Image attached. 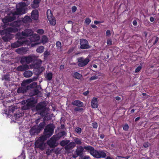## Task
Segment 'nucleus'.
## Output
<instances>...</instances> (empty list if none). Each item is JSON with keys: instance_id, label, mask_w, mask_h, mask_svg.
Masks as SVG:
<instances>
[{"instance_id": "f257e3e1", "label": "nucleus", "mask_w": 159, "mask_h": 159, "mask_svg": "<svg viewBox=\"0 0 159 159\" xmlns=\"http://www.w3.org/2000/svg\"><path fill=\"white\" fill-rule=\"evenodd\" d=\"M33 60V58L31 55L22 57L21 58L20 62L22 64H25L19 66L16 70H28L29 69L30 66L27 64L32 62Z\"/></svg>"}, {"instance_id": "f03ea898", "label": "nucleus", "mask_w": 159, "mask_h": 159, "mask_svg": "<svg viewBox=\"0 0 159 159\" xmlns=\"http://www.w3.org/2000/svg\"><path fill=\"white\" fill-rule=\"evenodd\" d=\"M84 148L85 150L90 151L91 155L97 158H105L106 156V153L102 150L98 151L94 150L93 147L90 146H85Z\"/></svg>"}, {"instance_id": "7ed1b4c3", "label": "nucleus", "mask_w": 159, "mask_h": 159, "mask_svg": "<svg viewBox=\"0 0 159 159\" xmlns=\"http://www.w3.org/2000/svg\"><path fill=\"white\" fill-rule=\"evenodd\" d=\"M54 126L52 124H49L47 125L45 127L44 132L43 135L42 136L44 137L45 138L47 139L48 138H49L53 134Z\"/></svg>"}, {"instance_id": "20e7f679", "label": "nucleus", "mask_w": 159, "mask_h": 159, "mask_svg": "<svg viewBox=\"0 0 159 159\" xmlns=\"http://www.w3.org/2000/svg\"><path fill=\"white\" fill-rule=\"evenodd\" d=\"M47 139L44 137L40 136L35 142V148H39L41 150H43L45 147V144L44 141Z\"/></svg>"}, {"instance_id": "39448f33", "label": "nucleus", "mask_w": 159, "mask_h": 159, "mask_svg": "<svg viewBox=\"0 0 159 159\" xmlns=\"http://www.w3.org/2000/svg\"><path fill=\"white\" fill-rule=\"evenodd\" d=\"M35 109L36 111H39V114L41 116H43L44 112L46 111L47 108L45 103L44 102H41L37 104Z\"/></svg>"}, {"instance_id": "423d86ee", "label": "nucleus", "mask_w": 159, "mask_h": 159, "mask_svg": "<svg viewBox=\"0 0 159 159\" xmlns=\"http://www.w3.org/2000/svg\"><path fill=\"white\" fill-rule=\"evenodd\" d=\"M17 41L11 44L12 48H18L25 43V38L20 36L17 38Z\"/></svg>"}, {"instance_id": "0eeeda50", "label": "nucleus", "mask_w": 159, "mask_h": 159, "mask_svg": "<svg viewBox=\"0 0 159 159\" xmlns=\"http://www.w3.org/2000/svg\"><path fill=\"white\" fill-rule=\"evenodd\" d=\"M58 140L53 135L47 141V143L50 148H54L57 147L58 145L57 142Z\"/></svg>"}, {"instance_id": "6e6552de", "label": "nucleus", "mask_w": 159, "mask_h": 159, "mask_svg": "<svg viewBox=\"0 0 159 159\" xmlns=\"http://www.w3.org/2000/svg\"><path fill=\"white\" fill-rule=\"evenodd\" d=\"M36 85V83L34 82L30 84L29 85L26 86V87H22L18 88L17 90V92L18 93H24L27 92L28 90H29L31 88H33L34 86Z\"/></svg>"}, {"instance_id": "1a4fd4ad", "label": "nucleus", "mask_w": 159, "mask_h": 159, "mask_svg": "<svg viewBox=\"0 0 159 159\" xmlns=\"http://www.w3.org/2000/svg\"><path fill=\"white\" fill-rule=\"evenodd\" d=\"M78 65L80 67H84L88 64L90 60L88 57L84 58L83 57H81L77 58Z\"/></svg>"}, {"instance_id": "9d476101", "label": "nucleus", "mask_w": 159, "mask_h": 159, "mask_svg": "<svg viewBox=\"0 0 159 159\" xmlns=\"http://www.w3.org/2000/svg\"><path fill=\"white\" fill-rule=\"evenodd\" d=\"M80 48L82 49L90 48L91 47L88 41L85 39H81L80 40Z\"/></svg>"}, {"instance_id": "9b49d317", "label": "nucleus", "mask_w": 159, "mask_h": 159, "mask_svg": "<svg viewBox=\"0 0 159 159\" xmlns=\"http://www.w3.org/2000/svg\"><path fill=\"white\" fill-rule=\"evenodd\" d=\"M84 148L82 146H80L77 147L75 152H74L72 155V157L74 158H76L78 156H80L83 155Z\"/></svg>"}, {"instance_id": "f8f14e48", "label": "nucleus", "mask_w": 159, "mask_h": 159, "mask_svg": "<svg viewBox=\"0 0 159 159\" xmlns=\"http://www.w3.org/2000/svg\"><path fill=\"white\" fill-rule=\"evenodd\" d=\"M10 25L13 27H9L7 29L8 31L10 32H16L17 31V29L15 28V27H18L19 25L17 21H14L10 24Z\"/></svg>"}, {"instance_id": "ddd939ff", "label": "nucleus", "mask_w": 159, "mask_h": 159, "mask_svg": "<svg viewBox=\"0 0 159 159\" xmlns=\"http://www.w3.org/2000/svg\"><path fill=\"white\" fill-rule=\"evenodd\" d=\"M42 63V61L40 59H38L35 62H33V64H31L30 65V68L38 69L39 68L41 64Z\"/></svg>"}, {"instance_id": "4468645a", "label": "nucleus", "mask_w": 159, "mask_h": 159, "mask_svg": "<svg viewBox=\"0 0 159 159\" xmlns=\"http://www.w3.org/2000/svg\"><path fill=\"white\" fill-rule=\"evenodd\" d=\"M37 86L38 85H37V84L36 83V86H34L33 88H31L30 89V91L29 94L30 96H34L38 94L40 92V91L37 88Z\"/></svg>"}, {"instance_id": "2eb2a0df", "label": "nucleus", "mask_w": 159, "mask_h": 159, "mask_svg": "<svg viewBox=\"0 0 159 159\" xmlns=\"http://www.w3.org/2000/svg\"><path fill=\"white\" fill-rule=\"evenodd\" d=\"M39 37L36 34H34L33 36H32V37L31 38L30 40L31 42H33L34 43L32 44V46L33 47L40 43L37 42L39 40Z\"/></svg>"}, {"instance_id": "dca6fc26", "label": "nucleus", "mask_w": 159, "mask_h": 159, "mask_svg": "<svg viewBox=\"0 0 159 159\" xmlns=\"http://www.w3.org/2000/svg\"><path fill=\"white\" fill-rule=\"evenodd\" d=\"M40 131L35 125L33 126L30 130V133L31 136L37 135Z\"/></svg>"}, {"instance_id": "f3484780", "label": "nucleus", "mask_w": 159, "mask_h": 159, "mask_svg": "<svg viewBox=\"0 0 159 159\" xmlns=\"http://www.w3.org/2000/svg\"><path fill=\"white\" fill-rule=\"evenodd\" d=\"M34 32L31 29H26L22 33V35L28 37L32 36Z\"/></svg>"}, {"instance_id": "a211bd4d", "label": "nucleus", "mask_w": 159, "mask_h": 159, "mask_svg": "<svg viewBox=\"0 0 159 159\" xmlns=\"http://www.w3.org/2000/svg\"><path fill=\"white\" fill-rule=\"evenodd\" d=\"M39 16V13L37 9L33 10L31 13V17L32 19L37 20L38 19Z\"/></svg>"}, {"instance_id": "6ab92c4d", "label": "nucleus", "mask_w": 159, "mask_h": 159, "mask_svg": "<svg viewBox=\"0 0 159 159\" xmlns=\"http://www.w3.org/2000/svg\"><path fill=\"white\" fill-rule=\"evenodd\" d=\"M66 134H67L66 132L65 131L63 130L60 131L58 134L53 135L58 140L62 137L63 139L64 138V137L66 135Z\"/></svg>"}, {"instance_id": "aec40b11", "label": "nucleus", "mask_w": 159, "mask_h": 159, "mask_svg": "<svg viewBox=\"0 0 159 159\" xmlns=\"http://www.w3.org/2000/svg\"><path fill=\"white\" fill-rule=\"evenodd\" d=\"M75 143L73 142H70L64 147V148L67 151H68L73 149L75 146Z\"/></svg>"}, {"instance_id": "412c9836", "label": "nucleus", "mask_w": 159, "mask_h": 159, "mask_svg": "<svg viewBox=\"0 0 159 159\" xmlns=\"http://www.w3.org/2000/svg\"><path fill=\"white\" fill-rule=\"evenodd\" d=\"M25 11V8H22V7H17L16 6V10L13 12L14 13V15H16L23 14L24 13Z\"/></svg>"}, {"instance_id": "4be33fe9", "label": "nucleus", "mask_w": 159, "mask_h": 159, "mask_svg": "<svg viewBox=\"0 0 159 159\" xmlns=\"http://www.w3.org/2000/svg\"><path fill=\"white\" fill-rule=\"evenodd\" d=\"M98 106V98L93 97L91 102V107L93 108H96Z\"/></svg>"}, {"instance_id": "5701e85b", "label": "nucleus", "mask_w": 159, "mask_h": 159, "mask_svg": "<svg viewBox=\"0 0 159 159\" xmlns=\"http://www.w3.org/2000/svg\"><path fill=\"white\" fill-rule=\"evenodd\" d=\"M44 116H41L43 117V120L45 122L46 120L48 121L51 120L52 116L48 113L46 111L44 112Z\"/></svg>"}, {"instance_id": "b1692460", "label": "nucleus", "mask_w": 159, "mask_h": 159, "mask_svg": "<svg viewBox=\"0 0 159 159\" xmlns=\"http://www.w3.org/2000/svg\"><path fill=\"white\" fill-rule=\"evenodd\" d=\"M71 104L72 105L78 107H83L84 105L83 102L79 100H75L72 102Z\"/></svg>"}, {"instance_id": "393cba45", "label": "nucleus", "mask_w": 159, "mask_h": 159, "mask_svg": "<svg viewBox=\"0 0 159 159\" xmlns=\"http://www.w3.org/2000/svg\"><path fill=\"white\" fill-rule=\"evenodd\" d=\"M41 0H34L33 3L31 4V7L33 8H36L39 6V3Z\"/></svg>"}, {"instance_id": "a878e982", "label": "nucleus", "mask_w": 159, "mask_h": 159, "mask_svg": "<svg viewBox=\"0 0 159 159\" xmlns=\"http://www.w3.org/2000/svg\"><path fill=\"white\" fill-rule=\"evenodd\" d=\"M19 71H23L24 70H18ZM23 75L26 78H29L33 74L32 72L30 70H25Z\"/></svg>"}, {"instance_id": "bb28decb", "label": "nucleus", "mask_w": 159, "mask_h": 159, "mask_svg": "<svg viewBox=\"0 0 159 159\" xmlns=\"http://www.w3.org/2000/svg\"><path fill=\"white\" fill-rule=\"evenodd\" d=\"M12 38V36L9 34L5 35L2 37L4 42H7L10 40Z\"/></svg>"}, {"instance_id": "cd10ccee", "label": "nucleus", "mask_w": 159, "mask_h": 159, "mask_svg": "<svg viewBox=\"0 0 159 159\" xmlns=\"http://www.w3.org/2000/svg\"><path fill=\"white\" fill-rule=\"evenodd\" d=\"M8 15L7 16H8L10 22L14 21L16 18V15H14V13L13 12H11V13L8 14Z\"/></svg>"}, {"instance_id": "c85d7f7f", "label": "nucleus", "mask_w": 159, "mask_h": 159, "mask_svg": "<svg viewBox=\"0 0 159 159\" xmlns=\"http://www.w3.org/2000/svg\"><path fill=\"white\" fill-rule=\"evenodd\" d=\"M32 21V19L30 16H26L22 19V21L25 23H28Z\"/></svg>"}, {"instance_id": "c756f323", "label": "nucleus", "mask_w": 159, "mask_h": 159, "mask_svg": "<svg viewBox=\"0 0 159 159\" xmlns=\"http://www.w3.org/2000/svg\"><path fill=\"white\" fill-rule=\"evenodd\" d=\"M45 75V78L46 80L49 81H50L52 79L53 76V74L52 72H46V74Z\"/></svg>"}, {"instance_id": "7c9ffc66", "label": "nucleus", "mask_w": 159, "mask_h": 159, "mask_svg": "<svg viewBox=\"0 0 159 159\" xmlns=\"http://www.w3.org/2000/svg\"><path fill=\"white\" fill-rule=\"evenodd\" d=\"M45 122L43 120V122L40 123L38 126L36 125V127L39 130V131L42 130L45 125Z\"/></svg>"}, {"instance_id": "2f4dec72", "label": "nucleus", "mask_w": 159, "mask_h": 159, "mask_svg": "<svg viewBox=\"0 0 159 159\" xmlns=\"http://www.w3.org/2000/svg\"><path fill=\"white\" fill-rule=\"evenodd\" d=\"M16 110H17V108H16L15 107L12 106H10L9 108L8 113L10 114L11 112H12L15 114H16V113H14V112Z\"/></svg>"}, {"instance_id": "473e14b6", "label": "nucleus", "mask_w": 159, "mask_h": 159, "mask_svg": "<svg viewBox=\"0 0 159 159\" xmlns=\"http://www.w3.org/2000/svg\"><path fill=\"white\" fill-rule=\"evenodd\" d=\"M44 48L43 46H39L36 49V51L37 53H43L44 51Z\"/></svg>"}, {"instance_id": "72a5a7b5", "label": "nucleus", "mask_w": 159, "mask_h": 159, "mask_svg": "<svg viewBox=\"0 0 159 159\" xmlns=\"http://www.w3.org/2000/svg\"><path fill=\"white\" fill-rule=\"evenodd\" d=\"M73 76L74 78L77 79H81L82 78V75L77 72L74 73Z\"/></svg>"}, {"instance_id": "f704fd0d", "label": "nucleus", "mask_w": 159, "mask_h": 159, "mask_svg": "<svg viewBox=\"0 0 159 159\" xmlns=\"http://www.w3.org/2000/svg\"><path fill=\"white\" fill-rule=\"evenodd\" d=\"M5 80L6 81H10V75L9 73H7L5 75H4L2 78V80Z\"/></svg>"}, {"instance_id": "c9c22d12", "label": "nucleus", "mask_w": 159, "mask_h": 159, "mask_svg": "<svg viewBox=\"0 0 159 159\" xmlns=\"http://www.w3.org/2000/svg\"><path fill=\"white\" fill-rule=\"evenodd\" d=\"M70 142V141L69 140H63L61 141L60 143V145L62 146H65L67 145Z\"/></svg>"}, {"instance_id": "e433bc0d", "label": "nucleus", "mask_w": 159, "mask_h": 159, "mask_svg": "<svg viewBox=\"0 0 159 159\" xmlns=\"http://www.w3.org/2000/svg\"><path fill=\"white\" fill-rule=\"evenodd\" d=\"M29 3L26 4L25 2H21L18 4L16 5L17 7H22V8H25V7L27 6L28 4H29Z\"/></svg>"}, {"instance_id": "4c0bfd02", "label": "nucleus", "mask_w": 159, "mask_h": 159, "mask_svg": "<svg viewBox=\"0 0 159 159\" xmlns=\"http://www.w3.org/2000/svg\"><path fill=\"white\" fill-rule=\"evenodd\" d=\"M48 20L51 25H56V20L53 16L52 18H50Z\"/></svg>"}, {"instance_id": "58836bf2", "label": "nucleus", "mask_w": 159, "mask_h": 159, "mask_svg": "<svg viewBox=\"0 0 159 159\" xmlns=\"http://www.w3.org/2000/svg\"><path fill=\"white\" fill-rule=\"evenodd\" d=\"M47 16L48 19L50 18H52L53 16L50 9H48L47 11Z\"/></svg>"}, {"instance_id": "ea45409f", "label": "nucleus", "mask_w": 159, "mask_h": 159, "mask_svg": "<svg viewBox=\"0 0 159 159\" xmlns=\"http://www.w3.org/2000/svg\"><path fill=\"white\" fill-rule=\"evenodd\" d=\"M53 148L50 149L49 148L47 149L46 151V154L48 155H50L53 153Z\"/></svg>"}, {"instance_id": "a19ab883", "label": "nucleus", "mask_w": 159, "mask_h": 159, "mask_svg": "<svg viewBox=\"0 0 159 159\" xmlns=\"http://www.w3.org/2000/svg\"><path fill=\"white\" fill-rule=\"evenodd\" d=\"M50 55V52L48 50H46L43 53V56L44 59H46L48 56Z\"/></svg>"}, {"instance_id": "79ce46f5", "label": "nucleus", "mask_w": 159, "mask_h": 159, "mask_svg": "<svg viewBox=\"0 0 159 159\" xmlns=\"http://www.w3.org/2000/svg\"><path fill=\"white\" fill-rule=\"evenodd\" d=\"M48 39L46 35H43L42 36L41 41L44 44L48 42Z\"/></svg>"}, {"instance_id": "37998d69", "label": "nucleus", "mask_w": 159, "mask_h": 159, "mask_svg": "<svg viewBox=\"0 0 159 159\" xmlns=\"http://www.w3.org/2000/svg\"><path fill=\"white\" fill-rule=\"evenodd\" d=\"M74 143L75 144H78V145H81L82 144V142L81 141V139L78 138H75L74 139Z\"/></svg>"}, {"instance_id": "c03bdc74", "label": "nucleus", "mask_w": 159, "mask_h": 159, "mask_svg": "<svg viewBox=\"0 0 159 159\" xmlns=\"http://www.w3.org/2000/svg\"><path fill=\"white\" fill-rule=\"evenodd\" d=\"M34 102V99L33 98L30 99L29 102L27 103V105L29 106L30 108V107H32L33 105V102Z\"/></svg>"}, {"instance_id": "a18cd8bd", "label": "nucleus", "mask_w": 159, "mask_h": 159, "mask_svg": "<svg viewBox=\"0 0 159 159\" xmlns=\"http://www.w3.org/2000/svg\"><path fill=\"white\" fill-rule=\"evenodd\" d=\"M25 50V48L24 47H21L16 49V52L17 53L20 54L24 52Z\"/></svg>"}, {"instance_id": "49530a36", "label": "nucleus", "mask_w": 159, "mask_h": 159, "mask_svg": "<svg viewBox=\"0 0 159 159\" xmlns=\"http://www.w3.org/2000/svg\"><path fill=\"white\" fill-rule=\"evenodd\" d=\"M25 154L22 152V153L18 156L16 159H25Z\"/></svg>"}, {"instance_id": "de8ad7c7", "label": "nucleus", "mask_w": 159, "mask_h": 159, "mask_svg": "<svg viewBox=\"0 0 159 159\" xmlns=\"http://www.w3.org/2000/svg\"><path fill=\"white\" fill-rule=\"evenodd\" d=\"M2 21L4 23L7 24L10 22V20H9L8 16H5L4 18L2 19Z\"/></svg>"}, {"instance_id": "09e8293b", "label": "nucleus", "mask_w": 159, "mask_h": 159, "mask_svg": "<svg viewBox=\"0 0 159 159\" xmlns=\"http://www.w3.org/2000/svg\"><path fill=\"white\" fill-rule=\"evenodd\" d=\"M80 107H75L74 109V110L75 111H81L84 110V109Z\"/></svg>"}, {"instance_id": "8fccbe9b", "label": "nucleus", "mask_w": 159, "mask_h": 159, "mask_svg": "<svg viewBox=\"0 0 159 159\" xmlns=\"http://www.w3.org/2000/svg\"><path fill=\"white\" fill-rule=\"evenodd\" d=\"M56 46L58 49L61 50V43L60 41H58L56 42Z\"/></svg>"}, {"instance_id": "3c124183", "label": "nucleus", "mask_w": 159, "mask_h": 159, "mask_svg": "<svg viewBox=\"0 0 159 159\" xmlns=\"http://www.w3.org/2000/svg\"><path fill=\"white\" fill-rule=\"evenodd\" d=\"M53 152L55 154H58L60 153V150L59 148H57L55 149L53 148Z\"/></svg>"}, {"instance_id": "603ef678", "label": "nucleus", "mask_w": 159, "mask_h": 159, "mask_svg": "<svg viewBox=\"0 0 159 159\" xmlns=\"http://www.w3.org/2000/svg\"><path fill=\"white\" fill-rule=\"evenodd\" d=\"M10 81H6L4 82V85L7 88H8V87L10 86Z\"/></svg>"}, {"instance_id": "864d4df0", "label": "nucleus", "mask_w": 159, "mask_h": 159, "mask_svg": "<svg viewBox=\"0 0 159 159\" xmlns=\"http://www.w3.org/2000/svg\"><path fill=\"white\" fill-rule=\"evenodd\" d=\"M129 128V126L127 124H125L123 126V129L125 131H127L128 130Z\"/></svg>"}, {"instance_id": "5fc2aeb1", "label": "nucleus", "mask_w": 159, "mask_h": 159, "mask_svg": "<svg viewBox=\"0 0 159 159\" xmlns=\"http://www.w3.org/2000/svg\"><path fill=\"white\" fill-rule=\"evenodd\" d=\"M75 131L77 133L80 134L81 133L82 129L79 127H77L75 128Z\"/></svg>"}, {"instance_id": "6e6d98bb", "label": "nucleus", "mask_w": 159, "mask_h": 159, "mask_svg": "<svg viewBox=\"0 0 159 159\" xmlns=\"http://www.w3.org/2000/svg\"><path fill=\"white\" fill-rule=\"evenodd\" d=\"M37 32L40 34H43L44 33V31L43 29H39L37 30Z\"/></svg>"}, {"instance_id": "4d7b16f0", "label": "nucleus", "mask_w": 159, "mask_h": 159, "mask_svg": "<svg viewBox=\"0 0 159 159\" xmlns=\"http://www.w3.org/2000/svg\"><path fill=\"white\" fill-rule=\"evenodd\" d=\"M30 108L29 107V106H28L27 104L21 107L22 109L23 110H25L27 109H29Z\"/></svg>"}, {"instance_id": "13d9d810", "label": "nucleus", "mask_w": 159, "mask_h": 159, "mask_svg": "<svg viewBox=\"0 0 159 159\" xmlns=\"http://www.w3.org/2000/svg\"><path fill=\"white\" fill-rule=\"evenodd\" d=\"M28 84L25 80H24L21 84V86L23 87H26V86Z\"/></svg>"}, {"instance_id": "bf43d9fd", "label": "nucleus", "mask_w": 159, "mask_h": 159, "mask_svg": "<svg viewBox=\"0 0 159 159\" xmlns=\"http://www.w3.org/2000/svg\"><path fill=\"white\" fill-rule=\"evenodd\" d=\"M91 21L90 19L89 18H86L85 20V22L88 25H89Z\"/></svg>"}, {"instance_id": "052dcab7", "label": "nucleus", "mask_w": 159, "mask_h": 159, "mask_svg": "<svg viewBox=\"0 0 159 159\" xmlns=\"http://www.w3.org/2000/svg\"><path fill=\"white\" fill-rule=\"evenodd\" d=\"M98 77L96 75H94L93 76H92L89 79V80H96L98 79Z\"/></svg>"}, {"instance_id": "680f3d73", "label": "nucleus", "mask_w": 159, "mask_h": 159, "mask_svg": "<svg viewBox=\"0 0 159 159\" xmlns=\"http://www.w3.org/2000/svg\"><path fill=\"white\" fill-rule=\"evenodd\" d=\"M74 47L70 48L68 50L67 52V53L70 54L71 53L74 51Z\"/></svg>"}, {"instance_id": "e2e57ef3", "label": "nucleus", "mask_w": 159, "mask_h": 159, "mask_svg": "<svg viewBox=\"0 0 159 159\" xmlns=\"http://www.w3.org/2000/svg\"><path fill=\"white\" fill-rule=\"evenodd\" d=\"M92 126L94 128H97L98 127V124L96 122L92 123Z\"/></svg>"}, {"instance_id": "0e129e2a", "label": "nucleus", "mask_w": 159, "mask_h": 159, "mask_svg": "<svg viewBox=\"0 0 159 159\" xmlns=\"http://www.w3.org/2000/svg\"><path fill=\"white\" fill-rule=\"evenodd\" d=\"M107 44L108 45H111L112 44V41L111 39H108L107 40Z\"/></svg>"}, {"instance_id": "69168bd1", "label": "nucleus", "mask_w": 159, "mask_h": 159, "mask_svg": "<svg viewBox=\"0 0 159 159\" xmlns=\"http://www.w3.org/2000/svg\"><path fill=\"white\" fill-rule=\"evenodd\" d=\"M106 35L107 36L109 37L111 35L110 31L109 30H107L106 32Z\"/></svg>"}, {"instance_id": "338daca9", "label": "nucleus", "mask_w": 159, "mask_h": 159, "mask_svg": "<svg viewBox=\"0 0 159 159\" xmlns=\"http://www.w3.org/2000/svg\"><path fill=\"white\" fill-rule=\"evenodd\" d=\"M72 11L73 12H75L77 10V7L75 6H74L72 7Z\"/></svg>"}, {"instance_id": "774afa93", "label": "nucleus", "mask_w": 159, "mask_h": 159, "mask_svg": "<svg viewBox=\"0 0 159 159\" xmlns=\"http://www.w3.org/2000/svg\"><path fill=\"white\" fill-rule=\"evenodd\" d=\"M143 146L144 148H147L149 146V143L148 142L144 143L143 144Z\"/></svg>"}]
</instances>
